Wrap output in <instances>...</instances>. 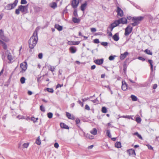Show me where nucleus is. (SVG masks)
<instances>
[{"instance_id": "f257e3e1", "label": "nucleus", "mask_w": 159, "mask_h": 159, "mask_svg": "<svg viewBox=\"0 0 159 159\" xmlns=\"http://www.w3.org/2000/svg\"><path fill=\"white\" fill-rule=\"evenodd\" d=\"M37 28L34 31L33 35L30 37L29 41V47L33 49L36 46L38 40Z\"/></svg>"}, {"instance_id": "f03ea898", "label": "nucleus", "mask_w": 159, "mask_h": 159, "mask_svg": "<svg viewBox=\"0 0 159 159\" xmlns=\"http://www.w3.org/2000/svg\"><path fill=\"white\" fill-rule=\"evenodd\" d=\"M18 0H15L13 3L8 4L5 7V9L7 10H11L14 9L17 5Z\"/></svg>"}, {"instance_id": "7ed1b4c3", "label": "nucleus", "mask_w": 159, "mask_h": 159, "mask_svg": "<svg viewBox=\"0 0 159 159\" xmlns=\"http://www.w3.org/2000/svg\"><path fill=\"white\" fill-rule=\"evenodd\" d=\"M143 19V17L141 16L133 17L132 19V20L134 22L131 24L133 26L137 25Z\"/></svg>"}, {"instance_id": "20e7f679", "label": "nucleus", "mask_w": 159, "mask_h": 159, "mask_svg": "<svg viewBox=\"0 0 159 159\" xmlns=\"http://www.w3.org/2000/svg\"><path fill=\"white\" fill-rule=\"evenodd\" d=\"M20 68L21 70H20V73L24 72L27 69V63L26 62L24 61L20 64Z\"/></svg>"}, {"instance_id": "39448f33", "label": "nucleus", "mask_w": 159, "mask_h": 159, "mask_svg": "<svg viewBox=\"0 0 159 159\" xmlns=\"http://www.w3.org/2000/svg\"><path fill=\"white\" fill-rule=\"evenodd\" d=\"M28 6L20 5L19 6V8L20 9V11L24 14H26L28 12Z\"/></svg>"}, {"instance_id": "423d86ee", "label": "nucleus", "mask_w": 159, "mask_h": 159, "mask_svg": "<svg viewBox=\"0 0 159 159\" xmlns=\"http://www.w3.org/2000/svg\"><path fill=\"white\" fill-rule=\"evenodd\" d=\"M133 28L129 25L125 29V35L126 36L128 35L132 31Z\"/></svg>"}, {"instance_id": "0eeeda50", "label": "nucleus", "mask_w": 159, "mask_h": 159, "mask_svg": "<svg viewBox=\"0 0 159 159\" xmlns=\"http://www.w3.org/2000/svg\"><path fill=\"white\" fill-rule=\"evenodd\" d=\"M116 12L118 16L120 17H122L123 16V10L118 7H117Z\"/></svg>"}, {"instance_id": "6e6552de", "label": "nucleus", "mask_w": 159, "mask_h": 159, "mask_svg": "<svg viewBox=\"0 0 159 159\" xmlns=\"http://www.w3.org/2000/svg\"><path fill=\"white\" fill-rule=\"evenodd\" d=\"M79 3V0H74L72 1L71 5L73 8H75L78 6Z\"/></svg>"}, {"instance_id": "1a4fd4ad", "label": "nucleus", "mask_w": 159, "mask_h": 159, "mask_svg": "<svg viewBox=\"0 0 159 159\" xmlns=\"http://www.w3.org/2000/svg\"><path fill=\"white\" fill-rule=\"evenodd\" d=\"M122 85L121 86V89L123 91H126L127 89V85L126 82L123 81L122 82Z\"/></svg>"}, {"instance_id": "9d476101", "label": "nucleus", "mask_w": 159, "mask_h": 159, "mask_svg": "<svg viewBox=\"0 0 159 159\" xmlns=\"http://www.w3.org/2000/svg\"><path fill=\"white\" fill-rule=\"evenodd\" d=\"M80 43V41H68L67 43L70 45H78Z\"/></svg>"}, {"instance_id": "9b49d317", "label": "nucleus", "mask_w": 159, "mask_h": 159, "mask_svg": "<svg viewBox=\"0 0 159 159\" xmlns=\"http://www.w3.org/2000/svg\"><path fill=\"white\" fill-rule=\"evenodd\" d=\"M103 59H98L94 60V62L98 65H100L103 63Z\"/></svg>"}, {"instance_id": "f8f14e48", "label": "nucleus", "mask_w": 159, "mask_h": 159, "mask_svg": "<svg viewBox=\"0 0 159 159\" xmlns=\"http://www.w3.org/2000/svg\"><path fill=\"white\" fill-rule=\"evenodd\" d=\"M119 24V20H116L114 23H112L110 25L112 27L114 28L118 26Z\"/></svg>"}, {"instance_id": "ddd939ff", "label": "nucleus", "mask_w": 159, "mask_h": 159, "mask_svg": "<svg viewBox=\"0 0 159 159\" xmlns=\"http://www.w3.org/2000/svg\"><path fill=\"white\" fill-rule=\"evenodd\" d=\"M118 20H119L120 24L121 23L123 24H126L127 23V20L125 18H122Z\"/></svg>"}, {"instance_id": "4468645a", "label": "nucleus", "mask_w": 159, "mask_h": 159, "mask_svg": "<svg viewBox=\"0 0 159 159\" xmlns=\"http://www.w3.org/2000/svg\"><path fill=\"white\" fill-rule=\"evenodd\" d=\"M49 6L53 9H55L57 7V3L54 2H52L49 4Z\"/></svg>"}, {"instance_id": "2eb2a0df", "label": "nucleus", "mask_w": 159, "mask_h": 159, "mask_svg": "<svg viewBox=\"0 0 159 159\" xmlns=\"http://www.w3.org/2000/svg\"><path fill=\"white\" fill-rule=\"evenodd\" d=\"M128 54V52H125L124 53L121 54L120 56V59L121 60H123Z\"/></svg>"}, {"instance_id": "dca6fc26", "label": "nucleus", "mask_w": 159, "mask_h": 159, "mask_svg": "<svg viewBox=\"0 0 159 159\" xmlns=\"http://www.w3.org/2000/svg\"><path fill=\"white\" fill-rule=\"evenodd\" d=\"M69 50L71 53H74L76 52L77 49L75 47L72 46L69 48Z\"/></svg>"}, {"instance_id": "f3484780", "label": "nucleus", "mask_w": 159, "mask_h": 159, "mask_svg": "<svg viewBox=\"0 0 159 159\" xmlns=\"http://www.w3.org/2000/svg\"><path fill=\"white\" fill-rule=\"evenodd\" d=\"M87 3L86 2L82 4L80 8L81 10L83 11H84L86 7H87Z\"/></svg>"}, {"instance_id": "a211bd4d", "label": "nucleus", "mask_w": 159, "mask_h": 159, "mask_svg": "<svg viewBox=\"0 0 159 159\" xmlns=\"http://www.w3.org/2000/svg\"><path fill=\"white\" fill-rule=\"evenodd\" d=\"M66 116L68 118L71 120H74L75 118L73 115L71 114L68 112H66Z\"/></svg>"}, {"instance_id": "6ab92c4d", "label": "nucleus", "mask_w": 159, "mask_h": 159, "mask_svg": "<svg viewBox=\"0 0 159 159\" xmlns=\"http://www.w3.org/2000/svg\"><path fill=\"white\" fill-rule=\"evenodd\" d=\"M113 39L115 41H118L119 39V34L118 33H116L113 37Z\"/></svg>"}, {"instance_id": "aec40b11", "label": "nucleus", "mask_w": 159, "mask_h": 159, "mask_svg": "<svg viewBox=\"0 0 159 159\" xmlns=\"http://www.w3.org/2000/svg\"><path fill=\"white\" fill-rule=\"evenodd\" d=\"M128 151L130 155L135 156L136 155L135 151L133 149H129Z\"/></svg>"}, {"instance_id": "412c9836", "label": "nucleus", "mask_w": 159, "mask_h": 159, "mask_svg": "<svg viewBox=\"0 0 159 159\" xmlns=\"http://www.w3.org/2000/svg\"><path fill=\"white\" fill-rule=\"evenodd\" d=\"M97 130L95 128H94L90 131V132L92 134L95 135L97 134Z\"/></svg>"}, {"instance_id": "4be33fe9", "label": "nucleus", "mask_w": 159, "mask_h": 159, "mask_svg": "<svg viewBox=\"0 0 159 159\" xmlns=\"http://www.w3.org/2000/svg\"><path fill=\"white\" fill-rule=\"evenodd\" d=\"M55 27L59 31H61L62 30V27L61 26L59 25L58 24H56L55 25Z\"/></svg>"}, {"instance_id": "5701e85b", "label": "nucleus", "mask_w": 159, "mask_h": 159, "mask_svg": "<svg viewBox=\"0 0 159 159\" xmlns=\"http://www.w3.org/2000/svg\"><path fill=\"white\" fill-rule=\"evenodd\" d=\"M7 58L9 61V62H11L13 61V60L12 58L11 54L10 53L8 54Z\"/></svg>"}, {"instance_id": "b1692460", "label": "nucleus", "mask_w": 159, "mask_h": 159, "mask_svg": "<svg viewBox=\"0 0 159 159\" xmlns=\"http://www.w3.org/2000/svg\"><path fill=\"white\" fill-rule=\"evenodd\" d=\"M55 69V67L54 66H48V70H51L52 72H53Z\"/></svg>"}, {"instance_id": "393cba45", "label": "nucleus", "mask_w": 159, "mask_h": 159, "mask_svg": "<svg viewBox=\"0 0 159 159\" xmlns=\"http://www.w3.org/2000/svg\"><path fill=\"white\" fill-rule=\"evenodd\" d=\"M60 126L61 128H64L66 129H68L69 127L66 125H65L63 123H61L60 124Z\"/></svg>"}, {"instance_id": "a878e982", "label": "nucleus", "mask_w": 159, "mask_h": 159, "mask_svg": "<svg viewBox=\"0 0 159 159\" xmlns=\"http://www.w3.org/2000/svg\"><path fill=\"white\" fill-rule=\"evenodd\" d=\"M85 136L87 138L91 139H92L94 138V137L93 136L90 135L89 134H86Z\"/></svg>"}, {"instance_id": "bb28decb", "label": "nucleus", "mask_w": 159, "mask_h": 159, "mask_svg": "<svg viewBox=\"0 0 159 159\" xmlns=\"http://www.w3.org/2000/svg\"><path fill=\"white\" fill-rule=\"evenodd\" d=\"M130 97L133 101H135L137 100L138 98L134 95H131Z\"/></svg>"}, {"instance_id": "cd10ccee", "label": "nucleus", "mask_w": 159, "mask_h": 159, "mask_svg": "<svg viewBox=\"0 0 159 159\" xmlns=\"http://www.w3.org/2000/svg\"><path fill=\"white\" fill-rule=\"evenodd\" d=\"M41 8L39 7H34V11L36 12H38L41 10Z\"/></svg>"}, {"instance_id": "c85d7f7f", "label": "nucleus", "mask_w": 159, "mask_h": 159, "mask_svg": "<svg viewBox=\"0 0 159 159\" xmlns=\"http://www.w3.org/2000/svg\"><path fill=\"white\" fill-rule=\"evenodd\" d=\"M148 61L150 65L151 70L152 71L153 66L152 65V61L151 60H148Z\"/></svg>"}, {"instance_id": "c756f323", "label": "nucleus", "mask_w": 159, "mask_h": 159, "mask_svg": "<svg viewBox=\"0 0 159 159\" xmlns=\"http://www.w3.org/2000/svg\"><path fill=\"white\" fill-rule=\"evenodd\" d=\"M115 146L117 148H120L121 147V144L120 142H117L115 144Z\"/></svg>"}, {"instance_id": "7c9ffc66", "label": "nucleus", "mask_w": 159, "mask_h": 159, "mask_svg": "<svg viewBox=\"0 0 159 159\" xmlns=\"http://www.w3.org/2000/svg\"><path fill=\"white\" fill-rule=\"evenodd\" d=\"M144 52H146L147 54L150 55H152V53L149 50H148V49H146Z\"/></svg>"}, {"instance_id": "2f4dec72", "label": "nucleus", "mask_w": 159, "mask_h": 159, "mask_svg": "<svg viewBox=\"0 0 159 159\" xmlns=\"http://www.w3.org/2000/svg\"><path fill=\"white\" fill-rule=\"evenodd\" d=\"M25 79L24 77H22L20 78V81L21 84H24L25 82Z\"/></svg>"}, {"instance_id": "473e14b6", "label": "nucleus", "mask_w": 159, "mask_h": 159, "mask_svg": "<svg viewBox=\"0 0 159 159\" xmlns=\"http://www.w3.org/2000/svg\"><path fill=\"white\" fill-rule=\"evenodd\" d=\"M73 21L74 23H78L80 20L79 19L74 17L73 18Z\"/></svg>"}, {"instance_id": "72a5a7b5", "label": "nucleus", "mask_w": 159, "mask_h": 159, "mask_svg": "<svg viewBox=\"0 0 159 159\" xmlns=\"http://www.w3.org/2000/svg\"><path fill=\"white\" fill-rule=\"evenodd\" d=\"M29 144V143H24L22 146L23 148H27Z\"/></svg>"}, {"instance_id": "f704fd0d", "label": "nucleus", "mask_w": 159, "mask_h": 159, "mask_svg": "<svg viewBox=\"0 0 159 159\" xmlns=\"http://www.w3.org/2000/svg\"><path fill=\"white\" fill-rule=\"evenodd\" d=\"M134 135L137 136L139 139H142V137L137 132H135L133 134Z\"/></svg>"}, {"instance_id": "c9c22d12", "label": "nucleus", "mask_w": 159, "mask_h": 159, "mask_svg": "<svg viewBox=\"0 0 159 159\" xmlns=\"http://www.w3.org/2000/svg\"><path fill=\"white\" fill-rule=\"evenodd\" d=\"M102 111L103 113H106L107 112V109L106 107H103L102 109Z\"/></svg>"}, {"instance_id": "e433bc0d", "label": "nucleus", "mask_w": 159, "mask_h": 159, "mask_svg": "<svg viewBox=\"0 0 159 159\" xmlns=\"http://www.w3.org/2000/svg\"><path fill=\"white\" fill-rule=\"evenodd\" d=\"M31 120L33 121L34 123H35L37 121V120H38V118H35L34 117H33L31 118Z\"/></svg>"}, {"instance_id": "4c0bfd02", "label": "nucleus", "mask_w": 159, "mask_h": 159, "mask_svg": "<svg viewBox=\"0 0 159 159\" xmlns=\"http://www.w3.org/2000/svg\"><path fill=\"white\" fill-rule=\"evenodd\" d=\"M36 143L38 145H40L41 144V141L39 139V137H38L36 141Z\"/></svg>"}, {"instance_id": "58836bf2", "label": "nucleus", "mask_w": 159, "mask_h": 159, "mask_svg": "<svg viewBox=\"0 0 159 159\" xmlns=\"http://www.w3.org/2000/svg\"><path fill=\"white\" fill-rule=\"evenodd\" d=\"M107 136L109 137V138H111V135L110 133V130H107Z\"/></svg>"}, {"instance_id": "ea45409f", "label": "nucleus", "mask_w": 159, "mask_h": 159, "mask_svg": "<svg viewBox=\"0 0 159 159\" xmlns=\"http://www.w3.org/2000/svg\"><path fill=\"white\" fill-rule=\"evenodd\" d=\"M47 90L51 93H53V90L51 88H47Z\"/></svg>"}, {"instance_id": "a19ab883", "label": "nucleus", "mask_w": 159, "mask_h": 159, "mask_svg": "<svg viewBox=\"0 0 159 159\" xmlns=\"http://www.w3.org/2000/svg\"><path fill=\"white\" fill-rule=\"evenodd\" d=\"M3 36V33L2 30H0V38L2 39Z\"/></svg>"}, {"instance_id": "79ce46f5", "label": "nucleus", "mask_w": 159, "mask_h": 159, "mask_svg": "<svg viewBox=\"0 0 159 159\" xmlns=\"http://www.w3.org/2000/svg\"><path fill=\"white\" fill-rule=\"evenodd\" d=\"M141 119L140 117H137L136 118V121L137 123H139L141 122Z\"/></svg>"}, {"instance_id": "37998d69", "label": "nucleus", "mask_w": 159, "mask_h": 159, "mask_svg": "<svg viewBox=\"0 0 159 159\" xmlns=\"http://www.w3.org/2000/svg\"><path fill=\"white\" fill-rule=\"evenodd\" d=\"M53 116V114L52 113L49 112L48 114V117L49 118H51Z\"/></svg>"}, {"instance_id": "c03bdc74", "label": "nucleus", "mask_w": 159, "mask_h": 159, "mask_svg": "<svg viewBox=\"0 0 159 159\" xmlns=\"http://www.w3.org/2000/svg\"><path fill=\"white\" fill-rule=\"evenodd\" d=\"M20 10L19 8V7L17 9H16L15 11V13L17 15H19L20 13Z\"/></svg>"}, {"instance_id": "a18cd8bd", "label": "nucleus", "mask_w": 159, "mask_h": 159, "mask_svg": "<svg viewBox=\"0 0 159 159\" xmlns=\"http://www.w3.org/2000/svg\"><path fill=\"white\" fill-rule=\"evenodd\" d=\"M27 2L26 0H21L20 3L21 4H26Z\"/></svg>"}, {"instance_id": "49530a36", "label": "nucleus", "mask_w": 159, "mask_h": 159, "mask_svg": "<svg viewBox=\"0 0 159 159\" xmlns=\"http://www.w3.org/2000/svg\"><path fill=\"white\" fill-rule=\"evenodd\" d=\"M115 57V56H111L109 57V59L110 61L113 60L114 59Z\"/></svg>"}, {"instance_id": "de8ad7c7", "label": "nucleus", "mask_w": 159, "mask_h": 159, "mask_svg": "<svg viewBox=\"0 0 159 159\" xmlns=\"http://www.w3.org/2000/svg\"><path fill=\"white\" fill-rule=\"evenodd\" d=\"M40 109L42 111L44 112L45 111V108L42 105L40 106Z\"/></svg>"}, {"instance_id": "09e8293b", "label": "nucleus", "mask_w": 159, "mask_h": 159, "mask_svg": "<svg viewBox=\"0 0 159 159\" xmlns=\"http://www.w3.org/2000/svg\"><path fill=\"white\" fill-rule=\"evenodd\" d=\"M54 146L56 148H58L59 147V145L58 143H56L54 144Z\"/></svg>"}, {"instance_id": "8fccbe9b", "label": "nucleus", "mask_w": 159, "mask_h": 159, "mask_svg": "<svg viewBox=\"0 0 159 159\" xmlns=\"http://www.w3.org/2000/svg\"><path fill=\"white\" fill-rule=\"evenodd\" d=\"M38 57L39 59H42L43 57V54L42 53H40L39 54Z\"/></svg>"}, {"instance_id": "3c124183", "label": "nucleus", "mask_w": 159, "mask_h": 159, "mask_svg": "<svg viewBox=\"0 0 159 159\" xmlns=\"http://www.w3.org/2000/svg\"><path fill=\"white\" fill-rule=\"evenodd\" d=\"M94 42L95 43H99V41L98 39H95L94 40Z\"/></svg>"}, {"instance_id": "603ef678", "label": "nucleus", "mask_w": 159, "mask_h": 159, "mask_svg": "<svg viewBox=\"0 0 159 159\" xmlns=\"http://www.w3.org/2000/svg\"><path fill=\"white\" fill-rule=\"evenodd\" d=\"M85 109L87 110H89L90 109V107L88 105H86L85 106Z\"/></svg>"}, {"instance_id": "864d4df0", "label": "nucleus", "mask_w": 159, "mask_h": 159, "mask_svg": "<svg viewBox=\"0 0 159 159\" xmlns=\"http://www.w3.org/2000/svg\"><path fill=\"white\" fill-rule=\"evenodd\" d=\"M96 29L95 28H91V31L92 32H95L96 31Z\"/></svg>"}, {"instance_id": "5fc2aeb1", "label": "nucleus", "mask_w": 159, "mask_h": 159, "mask_svg": "<svg viewBox=\"0 0 159 159\" xmlns=\"http://www.w3.org/2000/svg\"><path fill=\"white\" fill-rule=\"evenodd\" d=\"M80 122V120L78 118H77L75 120L76 124H79Z\"/></svg>"}, {"instance_id": "6e6d98bb", "label": "nucleus", "mask_w": 159, "mask_h": 159, "mask_svg": "<svg viewBox=\"0 0 159 159\" xmlns=\"http://www.w3.org/2000/svg\"><path fill=\"white\" fill-rule=\"evenodd\" d=\"M138 59L142 61H144L145 60V59L144 58L141 57H139Z\"/></svg>"}, {"instance_id": "4d7b16f0", "label": "nucleus", "mask_w": 159, "mask_h": 159, "mask_svg": "<svg viewBox=\"0 0 159 159\" xmlns=\"http://www.w3.org/2000/svg\"><path fill=\"white\" fill-rule=\"evenodd\" d=\"M101 44L104 46H106L107 45V42H102L101 43Z\"/></svg>"}, {"instance_id": "13d9d810", "label": "nucleus", "mask_w": 159, "mask_h": 159, "mask_svg": "<svg viewBox=\"0 0 159 159\" xmlns=\"http://www.w3.org/2000/svg\"><path fill=\"white\" fill-rule=\"evenodd\" d=\"M147 146L148 149H151V150L153 149V148L151 145H147Z\"/></svg>"}, {"instance_id": "bf43d9fd", "label": "nucleus", "mask_w": 159, "mask_h": 159, "mask_svg": "<svg viewBox=\"0 0 159 159\" xmlns=\"http://www.w3.org/2000/svg\"><path fill=\"white\" fill-rule=\"evenodd\" d=\"M2 44L3 45V48L4 49H7V46L4 42H3V43Z\"/></svg>"}, {"instance_id": "052dcab7", "label": "nucleus", "mask_w": 159, "mask_h": 159, "mask_svg": "<svg viewBox=\"0 0 159 159\" xmlns=\"http://www.w3.org/2000/svg\"><path fill=\"white\" fill-rule=\"evenodd\" d=\"M78 102L81 105V106L82 107H83L84 103L83 102H81L80 101H78Z\"/></svg>"}, {"instance_id": "680f3d73", "label": "nucleus", "mask_w": 159, "mask_h": 159, "mask_svg": "<svg viewBox=\"0 0 159 159\" xmlns=\"http://www.w3.org/2000/svg\"><path fill=\"white\" fill-rule=\"evenodd\" d=\"M108 29L110 30L111 31H112L114 29L113 28L111 27V25L109 26L108 28Z\"/></svg>"}, {"instance_id": "e2e57ef3", "label": "nucleus", "mask_w": 159, "mask_h": 159, "mask_svg": "<svg viewBox=\"0 0 159 159\" xmlns=\"http://www.w3.org/2000/svg\"><path fill=\"white\" fill-rule=\"evenodd\" d=\"M74 15L76 16L77 15V11L76 10H75L74 11Z\"/></svg>"}, {"instance_id": "0e129e2a", "label": "nucleus", "mask_w": 159, "mask_h": 159, "mask_svg": "<svg viewBox=\"0 0 159 159\" xmlns=\"http://www.w3.org/2000/svg\"><path fill=\"white\" fill-rule=\"evenodd\" d=\"M134 86L135 87H140V86L139 85V84L137 83L135 84Z\"/></svg>"}, {"instance_id": "69168bd1", "label": "nucleus", "mask_w": 159, "mask_h": 159, "mask_svg": "<svg viewBox=\"0 0 159 159\" xmlns=\"http://www.w3.org/2000/svg\"><path fill=\"white\" fill-rule=\"evenodd\" d=\"M96 66L95 65H93L91 67V69L93 70L95 68Z\"/></svg>"}, {"instance_id": "338daca9", "label": "nucleus", "mask_w": 159, "mask_h": 159, "mask_svg": "<svg viewBox=\"0 0 159 159\" xmlns=\"http://www.w3.org/2000/svg\"><path fill=\"white\" fill-rule=\"evenodd\" d=\"M63 86V84L61 85L60 84H58L57 85V86L56 88H58L59 87H61Z\"/></svg>"}, {"instance_id": "774afa93", "label": "nucleus", "mask_w": 159, "mask_h": 159, "mask_svg": "<svg viewBox=\"0 0 159 159\" xmlns=\"http://www.w3.org/2000/svg\"><path fill=\"white\" fill-rule=\"evenodd\" d=\"M157 87V85L156 84H154L153 86V89H156Z\"/></svg>"}]
</instances>
